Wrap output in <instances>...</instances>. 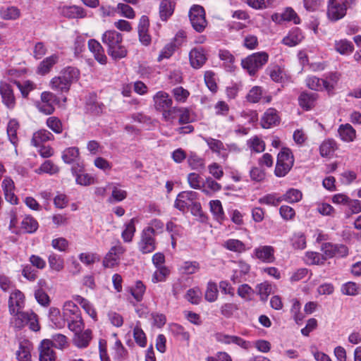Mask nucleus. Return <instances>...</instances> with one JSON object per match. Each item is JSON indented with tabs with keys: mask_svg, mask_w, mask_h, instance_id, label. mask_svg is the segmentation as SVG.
<instances>
[{
	"mask_svg": "<svg viewBox=\"0 0 361 361\" xmlns=\"http://www.w3.org/2000/svg\"><path fill=\"white\" fill-rule=\"evenodd\" d=\"M80 312L79 307L72 301H66L63 307V316L68 317Z\"/></svg>",
	"mask_w": 361,
	"mask_h": 361,
	"instance_id": "61",
	"label": "nucleus"
},
{
	"mask_svg": "<svg viewBox=\"0 0 361 361\" xmlns=\"http://www.w3.org/2000/svg\"><path fill=\"white\" fill-rule=\"evenodd\" d=\"M35 298L38 302V303L40 304L41 305L44 307H47L49 305L50 298L47 293L42 288H39L35 290Z\"/></svg>",
	"mask_w": 361,
	"mask_h": 361,
	"instance_id": "59",
	"label": "nucleus"
},
{
	"mask_svg": "<svg viewBox=\"0 0 361 361\" xmlns=\"http://www.w3.org/2000/svg\"><path fill=\"white\" fill-rule=\"evenodd\" d=\"M12 315L13 316L12 322L16 329H21L28 325L32 331L39 330L37 316L32 311H17Z\"/></svg>",
	"mask_w": 361,
	"mask_h": 361,
	"instance_id": "3",
	"label": "nucleus"
},
{
	"mask_svg": "<svg viewBox=\"0 0 361 361\" xmlns=\"http://www.w3.org/2000/svg\"><path fill=\"white\" fill-rule=\"evenodd\" d=\"M133 337L137 344H138L140 347H145L146 345L147 338L145 334L140 327L137 326L134 328Z\"/></svg>",
	"mask_w": 361,
	"mask_h": 361,
	"instance_id": "64",
	"label": "nucleus"
},
{
	"mask_svg": "<svg viewBox=\"0 0 361 361\" xmlns=\"http://www.w3.org/2000/svg\"><path fill=\"white\" fill-rule=\"evenodd\" d=\"M46 124L55 133L60 134L63 131V125L61 120L56 116H51L47 119Z\"/></svg>",
	"mask_w": 361,
	"mask_h": 361,
	"instance_id": "47",
	"label": "nucleus"
},
{
	"mask_svg": "<svg viewBox=\"0 0 361 361\" xmlns=\"http://www.w3.org/2000/svg\"><path fill=\"white\" fill-rule=\"evenodd\" d=\"M13 84H15L18 90L20 91L21 94L23 97H27L30 91L34 89V84L30 81H25L23 83H21L19 81L14 80Z\"/></svg>",
	"mask_w": 361,
	"mask_h": 361,
	"instance_id": "55",
	"label": "nucleus"
},
{
	"mask_svg": "<svg viewBox=\"0 0 361 361\" xmlns=\"http://www.w3.org/2000/svg\"><path fill=\"white\" fill-rule=\"evenodd\" d=\"M189 18L193 29L202 32L207 27V22L205 18V11L202 6L194 5L189 11Z\"/></svg>",
	"mask_w": 361,
	"mask_h": 361,
	"instance_id": "9",
	"label": "nucleus"
},
{
	"mask_svg": "<svg viewBox=\"0 0 361 361\" xmlns=\"http://www.w3.org/2000/svg\"><path fill=\"white\" fill-rule=\"evenodd\" d=\"M302 197L301 191L298 189H290L282 197L283 200H286L290 203H295L299 202Z\"/></svg>",
	"mask_w": 361,
	"mask_h": 361,
	"instance_id": "48",
	"label": "nucleus"
},
{
	"mask_svg": "<svg viewBox=\"0 0 361 361\" xmlns=\"http://www.w3.org/2000/svg\"><path fill=\"white\" fill-rule=\"evenodd\" d=\"M54 139L51 133L45 129H41L33 134L32 143L35 147L40 146L42 143Z\"/></svg>",
	"mask_w": 361,
	"mask_h": 361,
	"instance_id": "28",
	"label": "nucleus"
},
{
	"mask_svg": "<svg viewBox=\"0 0 361 361\" xmlns=\"http://www.w3.org/2000/svg\"><path fill=\"white\" fill-rule=\"evenodd\" d=\"M190 65L194 68H200L207 61L204 50L202 47L193 48L189 54Z\"/></svg>",
	"mask_w": 361,
	"mask_h": 361,
	"instance_id": "16",
	"label": "nucleus"
},
{
	"mask_svg": "<svg viewBox=\"0 0 361 361\" xmlns=\"http://www.w3.org/2000/svg\"><path fill=\"white\" fill-rule=\"evenodd\" d=\"M269 55L264 51L257 52L242 60V66L250 75H255L268 61Z\"/></svg>",
	"mask_w": 361,
	"mask_h": 361,
	"instance_id": "6",
	"label": "nucleus"
},
{
	"mask_svg": "<svg viewBox=\"0 0 361 361\" xmlns=\"http://www.w3.org/2000/svg\"><path fill=\"white\" fill-rule=\"evenodd\" d=\"M156 233L152 228H145L141 233L140 240L137 243L138 249L142 254H149L156 250Z\"/></svg>",
	"mask_w": 361,
	"mask_h": 361,
	"instance_id": "8",
	"label": "nucleus"
},
{
	"mask_svg": "<svg viewBox=\"0 0 361 361\" xmlns=\"http://www.w3.org/2000/svg\"><path fill=\"white\" fill-rule=\"evenodd\" d=\"M210 205V210L213 215L214 216V218L218 221L221 222L224 219L225 215L223 210L221 202L216 200H212L209 202Z\"/></svg>",
	"mask_w": 361,
	"mask_h": 361,
	"instance_id": "39",
	"label": "nucleus"
},
{
	"mask_svg": "<svg viewBox=\"0 0 361 361\" xmlns=\"http://www.w3.org/2000/svg\"><path fill=\"white\" fill-rule=\"evenodd\" d=\"M0 94L3 104L9 109H13L16 106V97L11 84L0 82Z\"/></svg>",
	"mask_w": 361,
	"mask_h": 361,
	"instance_id": "12",
	"label": "nucleus"
},
{
	"mask_svg": "<svg viewBox=\"0 0 361 361\" xmlns=\"http://www.w3.org/2000/svg\"><path fill=\"white\" fill-rule=\"evenodd\" d=\"M198 194L195 191H183L180 192L175 200L174 207L178 210L185 212L190 206L197 212L201 211L200 204L195 202L197 199Z\"/></svg>",
	"mask_w": 361,
	"mask_h": 361,
	"instance_id": "4",
	"label": "nucleus"
},
{
	"mask_svg": "<svg viewBox=\"0 0 361 361\" xmlns=\"http://www.w3.org/2000/svg\"><path fill=\"white\" fill-rule=\"evenodd\" d=\"M262 95V90L260 87H253L247 94V99L252 103H256L259 101Z\"/></svg>",
	"mask_w": 361,
	"mask_h": 361,
	"instance_id": "63",
	"label": "nucleus"
},
{
	"mask_svg": "<svg viewBox=\"0 0 361 361\" xmlns=\"http://www.w3.org/2000/svg\"><path fill=\"white\" fill-rule=\"evenodd\" d=\"M25 297L20 290L13 292L8 300V309L11 314L20 311L24 307Z\"/></svg>",
	"mask_w": 361,
	"mask_h": 361,
	"instance_id": "14",
	"label": "nucleus"
},
{
	"mask_svg": "<svg viewBox=\"0 0 361 361\" xmlns=\"http://www.w3.org/2000/svg\"><path fill=\"white\" fill-rule=\"evenodd\" d=\"M51 347H54L58 349H64L68 347V338L66 336L57 334L51 336Z\"/></svg>",
	"mask_w": 361,
	"mask_h": 361,
	"instance_id": "41",
	"label": "nucleus"
},
{
	"mask_svg": "<svg viewBox=\"0 0 361 361\" xmlns=\"http://www.w3.org/2000/svg\"><path fill=\"white\" fill-rule=\"evenodd\" d=\"M125 251L126 249L121 244L112 247L103 260L104 267L106 268H113L118 265L120 257Z\"/></svg>",
	"mask_w": 361,
	"mask_h": 361,
	"instance_id": "11",
	"label": "nucleus"
},
{
	"mask_svg": "<svg viewBox=\"0 0 361 361\" xmlns=\"http://www.w3.org/2000/svg\"><path fill=\"white\" fill-rule=\"evenodd\" d=\"M219 57L221 61H224L227 71L232 72L234 71L235 57L229 51L226 49L219 50Z\"/></svg>",
	"mask_w": 361,
	"mask_h": 361,
	"instance_id": "32",
	"label": "nucleus"
},
{
	"mask_svg": "<svg viewBox=\"0 0 361 361\" xmlns=\"http://www.w3.org/2000/svg\"><path fill=\"white\" fill-rule=\"evenodd\" d=\"M346 13V8L337 0H328L326 16L329 20L336 22L343 18Z\"/></svg>",
	"mask_w": 361,
	"mask_h": 361,
	"instance_id": "10",
	"label": "nucleus"
},
{
	"mask_svg": "<svg viewBox=\"0 0 361 361\" xmlns=\"http://www.w3.org/2000/svg\"><path fill=\"white\" fill-rule=\"evenodd\" d=\"M59 56L52 54L50 56L45 58L42 61L37 68L36 73L41 75H44L49 73L53 66L58 62Z\"/></svg>",
	"mask_w": 361,
	"mask_h": 361,
	"instance_id": "22",
	"label": "nucleus"
},
{
	"mask_svg": "<svg viewBox=\"0 0 361 361\" xmlns=\"http://www.w3.org/2000/svg\"><path fill=\"white\" fill-rule=\"evenodd\" d=\"M224 247L227 250L235 252L241 253L246 250L245 245L237 239H229L224 243Z\"/></svg>",
	"mask_w": 361,
	"mask_h": 361,
	"instance_id": "37",
	"label": "nucleus"
},
{
	"mask_svg": "<svg viewBox=\"0 0 361 361\" xmlns=\"http://www.w3.org/2000/svg\"><path fill=\"white\" fill-rule=\"evenodd\" d=\"M135 232L134 219H132L126 225L125 230L122 232L121 236L125 242L129 243L133 240Z\"/></svg>",
	"mask_w": 361,
	"mask_h": 361,
	"instance_id": "51",
	"label": "nucleus"
},
{
	"mask_svg": "<svg viewBox=\"0 0 361 361\" xmlns=\"http://www.w3.org/2000/svg\"><path fill=\"white\" fill-rule=\"evenodd\" d=\"M146 287L141 281H137L135 286L129 288V292L137 302L142 300Z\"/></svg>",
	"mask_w": 361,
	"mask_h": 361,
	"instance_id": "36",
	"label": "nucleus"
},
{
	"mask_svg": "<svg viewBox=\"0 0 361 361\" xmlns=\"http://www.w3.org/2000/svg\"><path fill=\"white\" fill-rule=\"evenodd\" d=\"M317 99V94L312 92H302L298 98L299 105L305 110L311 109Z\"/></svg>",
	"mask_w": 361,
	"mask_h": 361,
	"instance_id": "25",
	"label": "nucleus"
},
{
	"mask_svg": "<svg viewBox=\"0 0 361 361\" xmlns=\"http://www.w3.org/2000/svg\"><path fill=\"white\" fill-rule=\"evenodd\" d=\"M336 143L332 139L324 140L319 147L320 154L322 157H328L335 152L336 149Z\"/></svg>",
	"mask_w": 361,
	"mask_h": 361,
	"instance_id": "38",
	"label": "nucleus"
},
{
	"mask_svg": "<svg viewBox=\"0 0 361 361\" xmlns=\"http://www.w3.org/2000/svg\"><path fill=\"white\" fill-rule=\"evenodd\" d=\"M254 254L257 259L266 263H271L275 260L274 249L270 245H262L255 248Z\"/></svg>",
	"mask_w": 361,
	"mask_h": 361,
	"instance_id": "15",
	"label": "nucleus"
},
{
	"mask_svg": "<svg viewBox=\"0 0 361 361\" xmlns=\"http://www.w3.org/2000/svg\"><path fill=\"white\" fill-rule=\"evenodd\" d=\"M75 300L81 305V307L85 310V311L92 319H96L97 312L87 299L82 298L80 295H76L75 298Z\"/></svg>",
	"mask_w": 361,
	"mask_h": 361,
	"instance_id": "42",
	"label": "nucleus"
},
{
	"mask_svg": "<svg viewBox=\"0 0 361 361\" xmlns=\"http://www.w3.org/2000/svg\"><path fill=\"white\" fill-rule=\"evenodd\" d=\"M49 264L53 270L60 271L63 269V260L56 254L50 255L49 257Z\"/></svg>",
	"mask_w": 361,
	"mask_h": 361,
	"instance_id": "58",
	"label": "nucleus"
},
{
	"mask_svg": "<svg viewBox=\"0 0 361 361\" xmlns=\"http://www.w3.org/2000/svg\"><path fill=\"white\" fill-rule=\"evenodd\" d=\"M335 49L341 54H346L353 51V45L347 39H341L335 42Z\"/></svg>",
	"mask_w": 361,
	"mask_h": 361,
	"instance_id": "43",
	"label": "nucleus"
},
{
	"mask_svg": "<svg viewBox=\"0 0 361 361\" xmlns=\"http://www.w3.org/2000/svg\"><path fill=\"white\" fill-rule=\"evenodd\" d=\"M304 36L299 28L293 29L288 35L283 39V43L288 47H294L303 39Z\"/></svg>",
	"mask_w": 361,
	"mask_h": 361,
	"instance_id": "26",
	"label": "nucleus"
},
{
	"mask_svg": "<svg viewBox=\"0 0 361 361\" xmlns=\"http://www.w3.org/2000/svg\"><path fill=\"white\" fill-rule=\"evenodd\" d=\"M218 297L217 286L214 282H209L207 286L204 298L208 302H214Z\"/></svg>",
	"mask_w": 361,
	"mask_h": 361,
	"instance_id": "50",
	"label": "nucleus"
},
{
	"mask_svg": "<svg viewBox=\"0 0 361 361\" xmlns=\"http://www.w3.org/2000/svg\"><path fill=\"white\" fill-rule=\"evenodd\" d=\"M102 41L107 46V53L113 59L119 60L127 56L128 50L122 44L123 36L121 33L107 30L103 34Z\"/></svg>",
	"mask_w": 361,
	"mask_h": 361,
	"instance_id": "2",
	"label": "nucleus"
},
{
	"mask_svg": "<svg viewBox=\"0 0 361 361\" xmlns=\"http://www.w3.org/2000/svg\"><path fill=\"white\" fill-rule=\"evenodd\" d=\"M307 87L314 90H325L324 79H320L316 76H311L307 78Z\"/></svg>",
	"mask_w": 361,
	"mask_h": 361,
	"instance_id": "46",
	"label": "nucleus"
},
{
	"mask_svg": "<svg viewBox=\"0 0 361 361\" xmlns=\"http://www.w3.org/2000/svg\"><path fill=\"white\" fill-rule=\"evenodd\" d=\"M305 259L307 263L312 264H322L326 261L324 255L316 252H307Z\"/></svg>",
	"mask_w": 361,
	"mask_h": 361,
	"instance_id": "49",
	"label": "nucleus"
},
{
	"mask_svg": "<svg viewBox=\"0 0 361 361\" xmlns=\"http://www.w3.org/2000/svg\"><path fill=\"white\" fill-rule=\"evenodd\" d=\"M238 309V305L235 303H225L221 305L220 311L224 317L230 318Z\"/></svg>",
	"mask_w": 361,
	"mask_h": 361,
	"instance_id": "57",
	"label": "nucleus"
},
{
	"mask_svg": "<svg viewBox=\"0 0 361 361\" xmlns=\"http://www.w3.org/2000/svg\"><path fill=\"white\" fill-rule=\"evenodd\" d=\"M189 166L192 170L202 171L205 168L204 159L195 152H190L187 159Z\"/></svg>",
	"mask_w": 361,
	"mask_h": 361,
	"instance_id": "33",
	"label": "nucleus"
},
{
	"mask_svg": "<svg viewBox=\"0 0 361 361\" xmlns=\"http://www.w3.org/2000/svg\"><path fill=\"white\" fill-rule=\"evenodd\" d=\"M170 331L176 336H179L180 339L183 341H188L190 340V334L188 331L185 330V329L178 324H172L170 325Z\"/></svg>",
	"mask_w": 361,
	"mask_h": 361,
	"instance_id": "45",
	"label": "nucleus"
},
{
	"mask_svg": "<svg viewBox=\"0 0 361 361\" xmlns=\"http://www.w3.org/2000/svg\"><path fill=\"white\" fill-rule=\"evenodd\" d=\"M339 80V75L337 73H330L324 80L325 90L328 92L332 91Z\"/></svg>",
	"mask_w": 361,
	"mask_h": 361,
	"instance_id": "60",
	"label": "nucleus"
},
{
	"mask_svg": "<svg viewBox=\"0 0 361 361\" xmlns=\"http://www.w3.org/2000/svg\"><path fill=\"white\" fill-rule=\"evenodd\" d=\"M338 132L341 140L345 142L353 141L356 135L355 130L348 123L341 125Z\"/></svg>",
	"mask_w": 361,
	"mask_h": 361,
	"instance_id": "30",
	"label": "nucleus"
},
{
	"mask_svg": "<svg viewBox=\"0 0 361 361\" xmlns=\"http://www.w3.org/2000/svg\"><path fill=\"white\" fill-rule=\"evenodd\" d=\"M283 201L282 197H278L276 193L267 194L259 199L260 204L271 206H278Z\"/></svg>",
	"mask_w": 361,
	"mask_h": 361,
	"instance_id": "44",
	"label": "nucleus"
},
{
	"mask_svg": "<svg viewBox=\"0 0 361 361\" xmlns=\"http://www.w3.org/2000/svg\"><path fill=\"white\" fill-rule=\"evenodd\" d=\"M72 172L76 176V182L81 185H89L94 183V178L90 175L85 173H81L82 168L79 166V169L72 167Z\"/></svg>",
	"mask_w": 361,
	"mask_h": 361,
	"instance_id": "31",
	"label": "nucleus"
},
{
	"mask_svg": "<svg viewBox=\"0 0 361 361\" xmlns=\"http://www.w3.org/2000/svg\"><path fill=\"white\" fill-rule=\"evenodd\" d=\"M16 356L18 361H32L30 349L27 346L20 345L16 353Z\"/></svg>",
	"mask_w": 361,
	"mask_h": 361,
	"instance_id": "54",
	"label": "nucleus"
},
{
	"mask_svg": "<svg viewBox=\"0 0 361 361\" xmlns=\"http://www.w3.org/2000/svg\"><path fill=\"white\" fill-rule=\"evenodd\" d=\"M88 47L90 51L94 54V59L101 64H106L107 58L104 54V51L99 42L95 39L88 41Z\"/></svg>",
	"mask_w": 361,
	"mask_h": 361,
	"instance_id": "20",
	"label": "nucleus"
},
{
	"mask_svg": "<svg viewBox=\"0 0 361 361\" xmlns=\"http://www.w3.org/2000/svg\"><path fill=\"white\" fill-rule=\"evenodd\" d=\"M0 16L6 20H15L20 16V11L16 6H8L0 9Z\"/></svg>",
	"mask_w": 361,
	"mask_h": 361,
	"instance_id": "34",
	"label": "nucleus"
},
{
	"mask_svg": "<svg viewBox=\"0 0 361 361\" xmlns=\"http://www.w3.org/2000/svg\"><path fill=\"white\" fill-rule=\"evenodd\" d=\"M247 145L251 150L255 152H262L265 149V144L263 140L257 137H255L247 141Z\"/></svg>",
	"mask_w": 361,
	"mask_h": 361,
	"instance_id": "56",
	"label": "nucleus"
},
{
	"mask_svg": "<svg viewBox=\"0 0 361 361\" xmlns=\"http://www.w3.org/2000/svg\"><path fill=\"white\" fill-rule=\"evenodd\" d=\"M176 48V45L173 42L166 44L157 58L158 61H161L164 59H169L174 53Z\"/></svg>",
	"mask_w": 361,
	"mask_h": 361,
	"instance_id": "53",
	"label": "nucleus"
},
{
	"mask_svg": "<svg viewBox=\"0 0 361 361\" xmlns=\"http://www.w3.org/2000/svg\"><path fill=\"white\" fill-rule=\"evenodd\" d=\"M39 361H55L56 354L52 349L49 339H44L39 346Z\"/></svg>",
	"mask_w": 361,
	"mask_h": 361,
	"instance_id": "18",
	"label": "nucleus"
},
{
	"mask_svg": "<svg viewBox=\"0 0 361 361\" xmlns=\"http://www.w3.org/2000/svg\"><path fill=\"white\" fill-rule=\"evenodd\" d=\"M293 163L294 159L290 149L283 148L277 157L275 175L278 177L285 176L293 167Z\"/></svg>",
	"mask_w": 361,
	"mask_h": 361,
	"instance_id": "5",
	"label": "nucleus"
},
{
	"mask_svg": "<svg viewBox=\"0 0 361 361\" xmlns=\"http://www.w3.org/2000/svg\"><path fill=\"white\" fill-rule=\"evenodd\" d=\"M39 224L36 219L31 216H26L21 222V228L27 233H35Z\"/></svg>",
	"mask_w": 361,
	"mask_h": 361,
	"instance_id": "35",
	"label": "nucleus"
},
{
	"mask_svg": "<svg viewBox=\"0 0 361 361\" xmlns=\"http://www.w3.org/2000/svg\"><path fill=\"white\" fill-rule=\"evenodd\" d=\"M279 122V117L276 109L270 108L267 110L261 120L263 128H269Z\"/></svg>",
	"mask_w": 361,
	"mask_h": 361,
	"instance_id": "23",
	"label": "nucleus"
},
{
	"mask_svg": "<svg viewBox=\"0 0 361 361\" xmlns=\"http://www.w3.org/2000/svg\"><path fill=\"white\" fill-rule=\"evenodd\" d=\"M18 128V123L15 120L9 121L7 127V134L9 137L11 142L15 145L18 141L17 130Z\"/></svg>",
	"mask_w": 361,
	"mask_h": 361,
	"instance_id": "52",
	"label": "nucleus"
},
{
	"mask_svg": "<svg viewBox=\"0 0 361 361\" xmlns=\"http://www.w3.org/2000/svg\"><path fill=\"white\" fill-rule=\"evenodd\" d=\"M80 77L78 68L68 66L62 69L59 75L54 77L49 82L51 89L57 93H67L71 85L77 82Z\"/></svg>",
	"mask_w": 361,
	"mask_h": 361,
	"instance_id": "1",
	"label": "nucleus"
},
{
	"mask_svg": "<svg viewBox=\"0 0 361 361\" xmlns=\"http://www.w3.org/2000/svg\"><path fill=\"white\" fill-rule=\"evenodd\" d=\"M61 14L68 18H82L86 16L85 10L78 6H63Z\"/></svg>",
	"mask_w": 361,
	"mask_h": 361,
	"instance_id": "24",
	"label": "nucleus"
},
{
	"mask_svg": "<svg viewBox=\"0 0 361 361\" xmlns=\"http://www.w3.org/2000/svg\"><path fill=\"white\" fill-rule=\"evenodd\" d=\"M154 107L157 111H162L171 108L173 104L172 99L168 93L159 91L154 96Z\"/></svg>",
	"mask_w": 361,
	"mask_h": 361,
	"instance_id": "19",
	"label": "nucleus"
},
{
	"mask_svg": "<svg viewBox=\"0 0 361 361\" xmlns=\"http://www.w3.org/2000/svg\"><path fill=\"white\" fill-rule=\"evenodd\" d=\"M41 101L37 102L36 106L37 109L45 115H51L55 111V104H59L60 99L56 94L51 92L44 91L40 96Z\"/></svg>",
	"mask_w": 361,
	"mask_h": 361,
	"instance_id": "7",
	"label": "nucleus"
},
{
	"mask_svg": "<svg viewBox=\"0 0 361 361\" xmlns=\"http://www.w3.org/2000/svg\"><path fill=\"white\" fill-rule=\"evenodd\" d=\"M1 186L6 201L9 202L12 204H17L18 200L13 192L15 188L13 181L9 178H6L2 181Z\"/></svg>",
	"mask_w": 361,
	"mask_h": 361,
	"instance_id": "21",
	"label": "nucleus"
},
{
	"mask_svg": "<svg viewBox=\"0 0 361 361\" xmlns=\"http://www.w3.org/2000/svg\"><path fill=\"white\" fill-rule=\"evenodd\" d=\"M149 23L148 17L146 16H141L138 24V35L140 42L148 46L151 43V37L148 34Z\"/></svg>",
	"mask_w": 361,
	"mask_h": 361,
	"instance_id": "17",
	"label": "nucleus"
},
{
	"mask_svg": "<svg viewBox=\"0 0 361 361\" xmlns=\"http://www.w3.org/2000/svg\"><path fill=\"white\" fill-rule=\"evenodd\" d=\"M214 337L216 341L221 343L227 345L231 343H235L244 349H247L250 346L248 342L245 341L242 338L236 336H231L219 332L215 334Z\"/></svg>",
	"mask_w": 361,
	"mask_h": 361,
	"instance_id": "13",
	"label": "nucleus"
},
{
	"mask_svg": "<svg viewBox=\"0 0 361 361\" xmlns=\"http://www.w3.org/2000/svg\"><path fill=\"white\" fill-rule=\"evenodd\" d=\"M175 3L171 0H162L159 5V15L162 20L167 19L173 13Z\"/></svg>",
	"mask_w": 361,
	"mask_h": 361,
	"instance_id": "29",
	"label": "nucleus"
},
{
	"mask_svg": "<svg viewBox=\"0 0 361 361\" xmlns=\"http://www.w3.org/2000/svg\"><path fill=\"white\" fill-rule=\"evenodd\" d=\"M92 339V331L87 329L85 331H80L75 334L73 338L74 344L78 348H86Z\"/></svg>",
	"mask_w": 361,
	"mask_h": 361,
	"instance_id": "27",
	"label": "nucleus"
},
{
	"mask_svg": "<svg viewBox=\"0 0 361 361\" xmlns=\"http://www.w3.org/2000/svg\"><path fill=\"white\" fill-rule=\"evenodd\" d=\"M79 149L78 147H68L63 152L62 159L65 163L72 164L79 157Z\"/></svg>",
	"mask_w": 361,
	"mask_h": 361,
	"instance_id": "40",
	"label": "nucleus"
},
{
	"mask_svg": "<svg viewBox=\"0 0 361 361\" xmlns=\"http://www.w3.org/2000/svg\"><path fill=\"white\" fill-rule=\"evenodd\" d=\"M200 269V264L196 261L185 262L180 267L183 273L185 274H192L197 272Z\"/></svg>",
	"mask_w": 361,
	"mask_h": 361,
	"instance_id": "62",
	"label": "nucleus"
}]
</instances>
